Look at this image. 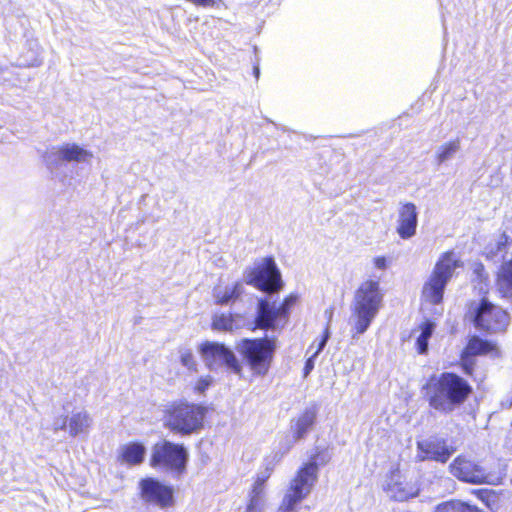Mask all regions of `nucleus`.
Masks as SVG:
<instances>
[{
    "instance_id": "obj_25",
    "label": "nucleus",
    "mask_w": 512,
    "mask_h": 512,
    "mask_svg": "<svg viewBox=\"0 0 512 512\" xmlns=\"http://www.w3.org/2000/svg\"><path fill=\"white\" fill-rule=\"evenodd\" d=\"M421 333L416 339V349L419 354H425L428 350V341L432 336L435 324L431 320H425L419 326Z\"/></svg>"
},
{
    "instance_id": "obj_3",
    "label": "nucleus",
    "mask_w": 512,
    "mask_h": 512,
    "mask_svg": "<svg viewBox=\"0 0 512 512\" xmlns=\"http://www.w3.org/2000/svg\"><path fill=\"white\" fill-rule=\"evenodd\" d=\"M207 408L187 400H174L162 411L163 425L176 435L188 436L204 427Z\"/></svg>"
},
{
    "instance_id": "obj_20",
    "label": "nucleus",
    "mask_w": 512,
    "mask_h": 512,
    "mask_svg": "<svg viewBox=\"0 0 512 512\" xmlns=\"http://www.w3.org/2000/svg\"><path fill=\"white\" fill-rule=\"evenodd\" d=\"M317 418V408L315 406L306 408L296 419L293 428V437L300 440L305 437L312 429Z\"/></svg>"
},
{
    "instance_id": "obj_7",
    "label": "nucleus",
    "mask_w": 512,
    "mask_h": 512,
    "mask_svg": "<svg viewBox=\"0 0 512 512\" xmlns=\"http://www.w3.org/2000/svg\"><path fill=\"white\" fill-rule=\"evenodd\" d=\"M188 453L182 444L161 440L152 446L149 465L155 470L171 472L176 477L186 472Z\"/></svg>"
},
{
    "instance_id": "obj_4",
    "label": "nucleus",
    "mask_w": 512,
    "mask_h": 512,
    "mask_svg": "<svg viewBox=\"0 0 512 512\" xmlns=\"http://www.w3.org/2000/svg\"><path fill=\"white\" fill-rule=\"evenodd\" d=\"M383 294L379 279L364 280L355 291L352 306V336L363 334L382 306Z\"/></svg>"
},
{
    "instance_id": "obj_5",
    "label": "nucleus",
    "mask_w": 512,
    "mask_h": 512,
    "mask_svg": "<svg viewBox=\"0 0 512 512\" xmlns=\"http://www.w3.org/2000/svg\"><path fill=\"white\" fill-rule=\"evenodd\" d=\"M462 261L453 250L443 252L436 261L428 279L422 286L421 298L424 302L438 305L443 302L444 291Z\"/></svg>"
},
{
    "instance_id": "obj_18",
    "label": "nucleus",
    "mask_w": 512,
    "mask_h": 512,
    "mask_svg": "<svg viewBox=\"0 0 512 512\" xmlns=\"http://www.w3.org/2000/svg\"><path fill=\"white\" fill-rule=\"evenodd\" d=\"M266 470V474L257 476L252 485L249 494V502L247 504V512L260 511L261 500L264 494V486L267 480L270 478L273 468L268 467Z\"/></svg>"
},
{
    "instance_id": "obj_9",
    "label": "nucleus",
    "mask_w": 512,
    "mask_h": 512,
    "mask_svg": "<svg viewBox=\"0 0 512 512\" xmlns=\"http://www.w3.org/2000/svg\"><path fill=\"white\" fill-rule=\"evenodd\" d=\"M471 319L478 330L490 334L504 332L509 324V314L486 298L481 299Z\"/></svg>"
},
{
    "instance_id": "obj_19",
    "label": "nucleus",
    "mask_w": 512,
    "mask_h": 512,
    "mask_svg": "<svg viewBox=\"0 0 512 512\" xmlns=\"http://www.w3.org/2000/svg\"><path fill=\"white\" fill-rule=\"evenodd\" d=\"M496 350V345L486 339H482L476 335L471 336L466 346L461 352L462 358L479 356V355H487Z\"/></svg>"
},
{
    "instance_id": "obj_33",
    "label": "nucleus",
    "mask_w": 512,
    "mask_h": 512,
    "mask_svg": "<svg viewBox=\"0 0 512 512\" xmlns=\"http://www.w3.org/2000/svg\"><path fill=\"white\" fill-rule=\"evenodd\" d=\"M295 506V504L283 498L282 503L280 504L277 512H293Z\"/></svg>"
},
{
    "instance_id": "obj_24",
    "label": "nucleus",
    "mask_w": 512,
    "mask_h": 512,
    "mask_svg": "<svg viewBox=\"0 0 512 512\" xmlns=\"http://www.w3.org/2000/svg\"><path fill=\"white\" fill-rule=\"evenodd\" d=\"M236 327L233 313L214 314L211 321V328L216 331H233Z\"/></svg>"
},
{
    "instance_id": "obj_28",
    "label": "nucleus",
    "mask_w": 512,
    "mask_h": 512,
    "mask_svg": "<svg viewBox=\"0 0 512 512\" xmlns=\"http://www.w3.org/2000/svg\"><path fill=\"white\" fill-rule=\"evenodd\" d=\"M472 494L482 501L487 507L491 506V502L495 500L494 491L486 488L474 489L472 490Z\"/></svg>"
},
{
    "instance_id": "obj_21",
    "label": "nucleus",
    "mask_w": 512,
    "mask_h": 512,
    "mask_svg": "<svg viewBox=\"0 0 512 512\" xmlns=\"http://www.w3.org/2000/svg\"><path fill=\"white\" fill-rule=\"evenodd\" d=\"M59 156L62 161L82 162L92 158V153L78 144H64L59 147Z\"/></svg>"
},
{
    "instance_id": "obj_23",
    "label": "nucleus",
    "mask_w": 512,
    "mask_h": 512,
    "mask_svg": "<svg viewBox=\"0 0 512 512\" xmlns=\"http://www.w3.org/2000/svg\"><path fill=\"white\" fill-rule=\"evenodd\" d=\"M241 285L236 282L231 287L214 290V302L216 305L225 306L237 300L241 295Z\"/></svg>"
},
{
    "instance_id": "obj_11",
    "label": "nucleus",
    "mask_w": 512,
    "mask_h": 512,
    "mask_svg": "<svg viewBox=\"0 0 512 512\" xmlns=\"http://www.w3.org/2000/svg\"><path fill=\"white\" fill-rule=\"evenodd\" d=\"M140 497L146 503L161 509L175 505L174 489L157 478L146 477L139 481Z\"/></svg>"
},
{
    "instance_id": "obj_1",
    "label": "nucleus",
    "mask_w": 512,
    "mask_h": 512,
    "mask_svg": "<svg viewBox=\"0 0 512 512\" xmlns=\"http://www.w3.org/2000/svg\"><path fill=\"white\" fill-rule=\"evenodd\" d=\"M277 348L278 340L274 336L242 338L235 345L241 358L239 360L234 352L223 343L205 341L199 346L202 355L220 358L232 373L242 376L243 365H245L254 377H264L269 373Z\"/></svg>"
},
{
    "instance_id": "obj_26",
    "label": "nucleus",
    "mask_w": 512,
    "mask_h": 512,
    "mask_svg": "<svg viewBox=\"0 0 512 512\" xmlns=\"http://www.w3.org/2000/svg\"><path fill=\"white\" fill-rule=\"evenodd\" d=\"M435 512H481L476 506L460 500H448L436 506Z\"/></svg>"
},
{
    "instance_id": "obj_14",
    "label": "nucleus",
    "mask_w": 512,
    "mask_h": 512,
    "mask_svg": "<svg viewBox=\"0 0 512 512\" xmlns=\"http://www.w3.org/2000/svg\"><path fill=\"white\" fill-rule=\"evenodd\" d=\"M418 212L412 202L403 203L398 211L396 231L401 239H410L416 234Z\"/></svg>"
},
{
    "instance_id": "obj_22",
    "label": "nucleus",
    "mask_w": 512,
    "mask_h": 512,
    "mask_svg": "<svg viewBox=\"0 0 512 512\" xmlns=\"http://www.w3.org/2000/svg\"><path fill=\"white\" fill-rule=\"evenodd\" d=\"M387 491L397 501H404L417 495L414 485L400 481H390L387 485Z\"/></svg>"
},
{
    "instance_id": "obj_2",
    "label": "nucleus",
    "mask_w": 512,
    "mask_h": 512,
    "mask_svg": "<svg viewBox=\"0 0 512 512\" xmlns=\"http://www.w3.org/2000/svg\"><path fill=\"white\" fill-rule=\"evenodd\" d=\"M421 390L430 408L443 414L461 406L473 392L472 386L454 372L430 375Z\"/></svg>"
},
{
    "instance_id": "obj_6",
    "label": "nucleus",
    "mask_w": 512,
    "mask_h": 512,
    "mask_svg": "<svg viewBox=\"0 0 512 512\" xmlns=\"http://www.w3.org/2000/svg\"><path fill=\"white\" fill-rule=\"evenodd\" d=\"M298 295L290 293L286 295L278 307H274L268 298L258 300L255 317L252 321L251 331H280L289 322L291 309L298 302Z\"/></svg>"
},
{
    "instance_id": "obj_17",
    "label": "nucleus",
    "mask_w": 512,
    "mask_h": 512,
    "mask_svg": "<svg viewBox=\"0 0 512 512\" xmlns=\"http://www.w3.org/2000/svg\"><path fill=\"white\" fill-rule=\"evenodd\" d=\"M495 287L501 298L512 303V259L502 263L498 269Z\"/></svg>"
},
{
    "instance_id": "obj_29",
    "label": "nucleus",
    "mask_w": 512,
    "mask_h": 512,
    "mask_svg": "<svg viewBox=\"0 0 512 512\" xmlns=\"http://www.w3.org/2000/svg\"><path fill=\"white\" fill-rule=\"evenodd\" d=\"M180 361L188 370L192 372L197 371V362L191 350H184L180 355Z\"/></svg>"
},
{
    "instance_id": "obj_15",
    "label": "nucleus",
    "mask_w": 512,
    "mask_h": 512,
    "mask_svg": "<svg viewBox=\"0 0 512 512\" xmlns=\"http://www.w3.org/2000/svg\"><path fill=\"white\" fill-rule=\"evenodd\" d=\"M146 447L140 441H130L119 448L117 461L128 466H138L144 462Z\"/></svg>"
},
{
    "instance_id": "obj_12",
    "label": "nucleus",
    "mask_w": 512,
    "mask_h": 512,
    "mask_svg": "<svg viewBox=\"0 0 512 512\" xmlns=\"http://www.w3.org/2000/svg\"><path fill=\"white\" fill-rule=\"evenodd\" d=\"M449 471L458 480L471 484H485L490 478L482 465L465 454L454 458L449 465Z\"/></svg>"
},
{
    "instance_id": "obj_10",
    "label": "nucleus",
    "mask_w": 512,
    "mask_h": 512,
    "mask_svg": "<svg viewBox=\"0 0 512 512\" xmlns=\"http://www.w3.org/2000/svg\"><path fill=\"white\" fill-rule=\"evenodd\" d=\"M322 454L317 451L309 462L303 464L296 472L291 484L287 490L284 499L297 505L310 493V490L317 480L318 465L316 459Z\"/></svg>"
},
{
    "instance_id": "obj_32",
    "label": "nucleus",
    "mask_w": 512,
    "mask_h": 512,
    "mask_svg": "<svg viewBox=\"0 0 512 512\" xmlns=\"http://www.w3.org/2000/svg\"><path fill=\"white\" fill-rule=\"evenodd\" d=\"M328 338H329V329H328V327H326L321 335V339L318 343L317 349L313 353V357H316L323 350V348L325 347V345L327 343Z\"/></svg>"
},
{
    "instance_id": "obj_27",
    "label": "nucleus",
    "mask_w": 512,
    "mask_h": 512,
    "mask_svg": "<svg viewBox=\"0 0 512 512\" xmlns=\"http://www.w3.org/2000/svg\"><path fill=\"white\" fill-rule=\"evenodd\" d=\"M460 141L458 139L449 141L443 144L436 155V159L438 163H443L450 157L454 155V153L459 149Z\"/></svg>"
},
{
    "instance_id": "obj_35",
    "label": "nucleus",
    "mask_w": 512,
    "mask_h": 512,
    "mask_svg": "<svg viewBox=\"0 0 512 512\" xmlns=\"http://www.w3.org/2000/svg\"><path fill=\"white\" fill-rule=\"evenodd\" d=\"M374 264L379 269H385L387 267V260L384 256H378L374 258Z\"/></svg>"
},
{
    "instance_id": "obj_13",
    "label": "nucleus",
    "mask_w": 512,
    "mask_h": 512,
    "mask_svg": "<svg viewBox=\"0 0 512 512\" xmlns=\"http://www.w3.org/2000/svg\"><path fill=\"white\" fill-rule=\"evenodd\" d=\"M418 458L422 461L430 460L446 463L456 449L449 445L444 438L431 437L417 441Z\"/></svg>"
},
{
    "instance_id": "obj_8",
    "label": "nucleus",
    "mask_w": 512,
    "mask_h": 512,
    "mask_svg": "<svg viewBox=\"0 0 512 512\" xmlns=\"http://www.w3.org/2000/svg\"><path fill=\"white\" fill-rule=\"evenodd\" d=\"M247 283L268 294L279 292L283 287V281L274 258L267 256L251 268L247 275Z\"/></svg>"
},
{
    "instance_id": "obj_31",
    "label": "nucleus",
    "mask_w": 512,
    "mask_h": 512,
    "mask_svg": "<svg viewBox=\"0 0 512 512\" xmlns=\"http://www.w3.org/2000/svg\"><path fill=\"white\" fill-rule=\"evenodd\" d=\"M460 359V367L462 371L468 376H473L475 364L474 360L470 359V357L462 358L461 356Z\"/></svg>"
},
{
    "instance_id": "obj_30",
    "label": "nucleus",
    "mask_w": 512,
    "mask_h": 512,
    "mask_svg": "<svg viewBox=\"0 0 512 512\" xmlns=\"http://www.w3.org/2000/svg\"><path fill=\"white\" fill-rule=\"evenodd\" d=\"M213 379L211 376L200 377L194 385V391L204 393L212 384Z\"/></svg>"
},
{
    "instance_id": "obj_34",
    "label": "nucleus",
    "mask_w": 512,
    "mask_h": 512,
    "mask_svg": "<svg viewBox=\"0 0 512 512\" xmlns=\"http://www.w3.org/2000/svg\"><path fill=\"white\" fill-rule=\"evenodd\" d=\"M314 358L313 355L311 357H309L306 362H305V365H304V375L307 376L311 370L313 369L314 367Z\"/></svg>"
},
{
    "instance_id": "obj_16",
    "label": "nucleus",
    "mask_w": 512,
    "mask_h": 512,
    "mask_svg": "<svg viewBox=\"0 0 512 512\" xmlns=\"http://www.w3.org/2000/svg\"><path fill=\"white\" fill-rule=\"evenodd\" d=\"M92 425V418L87 411L73 413L69 418L65 417V422L55 430H68L70 436L75 437L88 431Z\"/></svg>"
}]
</instances>
